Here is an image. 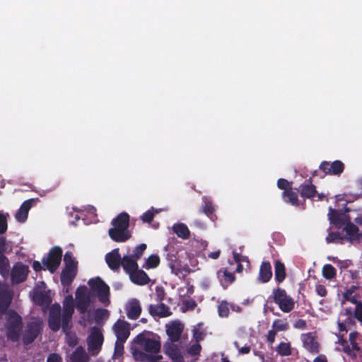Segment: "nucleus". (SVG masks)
Segmentation results:
<instances>
[{
  "label": "nucleus",
  "mask_w": 362,
  "mask_h": 362,
  "mask_svg": "<svg viewBox=\"0 0 362 362\" xmlns=\"http://www.w3.org/2000/svg\"><path fill=\"white\" fill-rule=\"evenodd\" d=\"M48 326L52 332H57L62 328L65 334L66 341L71 347L76 346L78 343V337L75 332H71L72 322H69L67 329H63V324L61 323V306L59 303H54L49 311Z\"/></svg>",
  "instance_id": "1"
},
{
  "label": "nucleus",
  "mask_w": 362,
  "mask_h": 362,
  "mask_svg": "<svg viewBox=\"0 0 362 362\" xmlns=\"http://www.w3.org/2000/svg\"><path fill=\"white\" fill-rule=\"evenodd\" d=\"M6 327L8 337L13 341L19 340L23 328L22 317L15 310L7 313Z\"/></svg>",
  "instance_id": "2"
},
{
  "label": "nucleus",
  "mask_w": 362,
  "mask_h": 362,
  "mask_svg": "<svg viewBox=\"0 0 362 362\" xmlns=\"http://www.w3.org/2000/svg\"><path fill=\"white\" fill-rule=\"evenodd\" d=\"M271 297L274 303L278 305L279 309L284 313H289L295 307L294 300L281 288L278 287L273 289Z\"/></svg>",
  "instance_id": "3"
},
{
  "label": "nucleus",
  "mask_w": 362,
  "mask_h": 362,
  "mask_svg": "<svg viewBox=\"0 0 362 362\" xmlns=\"http://www.w3.org/2000/svg\"><path fill=\"white\" fill-rule=\"evenodd\" d=\"M88 284L91 291L97 293L99 301L105 305H107L110 303L109 286L98 276L90 279Z\"/></svg>",
  "instance_id": "4"
},
{
  "label": "nucleus",
  "mask_w": 362,
  "mask_h": 362,
  "mask_svg": "<svg viewBox=\"0 0 362 362\" xmlns=\"http://www.w3.org/2000/svg\"><path fill=\"white\" fill-rule=\"evenodd\" d=\"M62 252V249L59 246L52 247L47 256L42 259L44 269H47L50 273H54L60 265Z\"/></svg>",
  "instance_id": "5"
},
{
  "label": "nucleus",
  "mask_w": 362,
  "mask_h": 362,
  "mask_svg": "<svg viewBox=\"0 0 362 362\" xmlns=\"http://www.w3.org/2000/svg\"><path fill=\"white\" fill-rule=\"evenodd\" d=\"M104 337L101 329L98 327H93L87 339L89 352L93 356L97 355L101 349Z\"/></svg>",
  "instance_id": "6"
},
{
  "label": "nucleus",
  "mask_w": 362,
  "mask_h": 362,
  "mask_svg": "<svg viewBox=\"0 0 362 362\" xmlns=\"http://www.w3.org/2000/svg\"><path fill=\"white\" fill-rule=\"evenodd\" d=\"M74 313V305L72 296L65 297L63 301V309L61 310V323L63 324V329H67L69 322H72V316Z\"/></svg>",
  "instance_id": "7"
},
{
  "label": "nucleus",
  "mask_w": 362,
  "mask_h": 362,
  "mask_svg": "<svg viewBox=\"0 0 362 362\" xmlns=\"http://www.w3.org/2000/svg\"><path fill=\"white\" fill-rule=\"evenodd\" d=\"M176 342H165L163 345V351L173 362H185L184 348Z\"/></svg>",
  "instance_id": "8"
},
{
  "label": "nucleus",
  "mask_w": 362,
  "mask_h": 362,
  "mask_svg": "<svg viewBox=\"0 0 362 362\" xmlns=\"http://www.w3.org/2000/svg\"><path fill=\"white\" fill-rule=\"evenodd\" d=\"M166 334L168 337L167 342H178L184 331V324L179 320H174L165 325Z\"/></svg>",
  "instance_id": "9"
},
{
  "label": "nucleus",
  "mask_w": 362,
  "mask_h": 362,
  "mask_svg": "<svg viewBox=\"0 0 362 362\" xmlns=\"http://www.w3.org/2000/svg\"><path fill=\"white\" fill-rule=\"evenodd\" d=\"M344 164L342 161L337 160L332 163L324 160L322 161L319 168L321 170L325 175H340L344 170Z\"/></svg>",
  "instance_id": "10"
},
{
  "label": "nucleus",
  "mask_w": 362,
  "mask_h": 362,
  "mask_svg": "<svg viewBox=\"0 0 362 362\" xmlns=\"http://www.w3.org/2000/svg\"><path fill=\"white\" fill-rule=\"evenodd\" d=\"M41 329V324L39 322L33 321L28 322L23 337V343L25 344L33 343L39 335Z\"/></svg>",
  "instance_id": "11"
},
{
  "label": "nucleus",
  "mask_w": 362,
  "mask_h": 362,
  "mask_svg": "<svg viewBox=\"0 0 362 362\" xmlns=\"http://www.w3.org/2000/svg\"><path fill=\"white\" fill-rule=\"evenodd\" d=\"M137 339L148 353L158 354L160 351L161 344L159 339L146 338L141 334L137 336Z\"/></svg>",
  "instance_id": "12"
},
{
  "label": "nucleus",
  "mask_w": 362,
  "mask_h": 362,
  "mask_svg": "<svg viewBox=\"0 0 362 362\" xmlns=\"http://www.w3.org/2000/svg\"><path fill=\"white\" fill-rule=\"evenodd\" d=\"M113 330L119 341H126L130 334L129 324L118 320L113 325Z\"/></svg>",
  "instance_id": "13"
},
{
  "label": "nucleus",
  "mask_w": 362,
  "mask_h": 362,
  "mask_svg": "<svg viewBox=\"0 0 362 362\" xmlns=\"http://www.w3.org/2000/svg\"><path fill=\"white\" fill-rule=\"evenodd\" d=\"M28 267L23 264H16L13 267L11 276L14 284H20L27 279L28 275Z\"/></svg>",
  "instance_id": "14"
},
{
  "label": "nucleus",
  "mask_w": 362,
  "mask_h": 362,
  "mask_svg": "<svg viewBox=\"0 0 362 362\" xmlns=\"http://www.w3.org/2000/svg\"><path fill=\"white\" fill-rule=\"evenodd\" d=\"M108 235L113 241L117 243L126 242L132 237V233L129 229L113 227L109 229Z\"/></svg>",
  "instance_id": "15"
},
{
  "label": "nucleus",
  "mask_w": 362,
  "mask_h": 362,
  "mask_svg": "<svg viewBox=\"0 0 362 362\" xmlns=\"http://www.w3.org/2000/svg\"><path fill=\"white\" fill-rule=\"evenodd\" d=\"M312 177L306 180L305 183L299 186V192L303 199H313L317 194L316 187L312 183Z\"/></svg>",
  "instance_id": "16"
},
{
  "label": "nucleus",
  "mask_w": 362,
  "mask_h": 362,
  "mask_svg": "<svg viewBox=\"0 0 362 362\" xmlns=\"http://www.w3.org/2000/svg\"><path fill=\"white\" fill-rule=\"evenodd\" d=\"M122 259L119 248L112 250L105 255V261L108 267L113 271L119 269L121 266Z\"/></svg>",
  "instance_id": "17"
},
{
  "label": "nucleus",
  "mask_w": 362,
  "mask_h": 362,
  "mask_svg": "<svg viewBox=\"0 0 362 362\" xmlns=\"http://www.w3.org/2000/svg\"><path fill=\"white\" fill-rule=\"evenodd\" d=\"M302 341L305 349L308 351L316 354L319 352L320 345L315 337L311 332L302 335Z\"/></svg>",
  "instance_id": "18"
},
{
  "label": "nucleus",
  "mask_w": 362,
  "mask_h": 362,
  "mask_svg": "<svg viewBox=\"0 0 362 362\" xmlns=\"http://www.w3.org/2000/svg\"><path fill=\"white\" fill-rule=\"evenodd\" d=\"M126 312L129 319H138L141 313V307L139 300L136 298L130 300L126 306Z\"/></svg>",
  "instance_id": "19"
},
{
  "label": "nucleus",
  "mask_w": 362,
  "mask_h": 362,
  "mask_svg": "<svg viewBox=\"0 0 362 362\" xmlns=\"http://www.w3.org/2000/svg\"><path fill=\"white\" fill-rule=\"evenodd\" d=\"M33 202L34 199H30L22 203L15 215V218L18 222L23 223L27 220L28 211L33 206Z\"/></svg>",
  "instance_id": "20"
},
{
  "label": "nucleus",
  "mask_w": 362,
  "mask_h": 362,
  "mask_svg": "<svg viewBox=\"0 0 362 362\" xmlns=\"http://www.w3.org/2000/svg\"><path fill=\"white\" fill-rule=\"evenodd\" d=\"M217 275L224 289L227 288L235 280L234 273L229 272L226 268H222L218 270Z\"/></svg>",
  "instance_id": "21"
},
{
  "label": "nucleus",
  "mask_w": 362,
  "mask_h": 362,
  "mask_svg": "<svg viewBox=\"0 0 362 362\" xmlns=\"http://www.w3.org/2000/svg\"><path fill=\"white\" fill-rule=\"evenodd\" d=\"M148 311L152 316L160 317H168L171 315L169 307L163 303L158 305H150Z\"/></svg>",
  "instance_id": "22"
},
{
  "label": "nucleus",
  "mask_w": 362,
  "mask_h": 362,
  "mask_svg": "<svg viewBox=\"0 0 362 362\" xmlns=\"http://www.w3.org/2000/svg\"><path fill=\"white\" fill-rule=\"evenodd\" d=\"M202 199V204L200 211L207 216L212 221H214L215 218H216L214 214L216 209L212 200L206 196L203 197Z\"/></svg>",
  "instance_id": "23"
},
{
  "label": "nucleus",
  "mask_w": 362,
  "mask_h": 362,
  "mask_svg": "<svg viewBox=\"0 0 362 362\" xmlns=\"http://www.w3.org/2000/svg\"><path fill=\"white\" fill-rule=\"evenodd\" d=\"M129 279L136 285H146L150 281L147 274L144 271L139 269V268L130 273Z\"/></svg>",
  "instance_id": "24"
},
{
  "label": "nucleus",
  "mask_w": 362,
  "mask_h": 362,
  "mask_svg": "<svg viewBox=\"0 0 362 362\" xmlns=\"http://www.w3.org/2000/svg\"><path fill=\"white\" fill-rule=\"evenodd\" d=\"M77 274V269L64 268L60 275L61 284L63 286H69L71 284Z\"/></svg>",
  "instance_id": "25"
},
{
  "label": "nucleus",
  "mask_w": 362,
  "mask_h": 362,
  "mask_svg": "<svg viewBox=\"0 0 362 362\" xmlns=\"http://www.w3.org/2000/svg\"><path fill=\"white\" fill-rule=\"evenodd\" d=\"M272 276V266L269 262H262L259 272L258 279L262 283L268 282Z\"/></svg>",
  "instance_id": "26"
},
{
  "label": "nucleus",
  "mask_w": 362,
  "mask_h": 362,
  "mask_svg": "<svg viewBox=\"0 0 362 362\" xmlns=\"http://www.w3.org/2000/svg\"><path fill=\"white\" fill-rule=\"evenodd\" d=\"M113 228H126L129 226V216L127 212H122L111 221Z\"/></svg>",
  "instance_id": "27"
},
{
  "label": "nucleus",
  "mask_w": 362,
  "mask_h": 362,
  "mask_svg": "<svg viewBox=\"0 0 362 362\" xmlns=\"http://www.w3.org/2000/svg\"><path fill=\"white\" fill-rule=\"evenodd\" d=\"M344 230L346 232L347 235V237H346V240H349L351 242L353 240H359L362 236V233H358V227L351 221H349L345 225Z\"/></svg>",
  "instance_id": "28"
},
{
  "label": "nucleus",
  "mask_w": 362,
  "mask_h": 362,
  "mask_svg": "<svg viewBox=\"0 0 362 362\" xmlns=\"http://www.w3.org/2000/svg\"><path fill=\"white\" fill-rule=\"evenodd\" d=\"M121 265L123 267L124 272L130 275V273L133 272L138 268V264L136 259L132 256L124 255L122 257Z\"/></svg>",
  "instance_id": "29"
},
{
  "label": "nucleus",
  "mask_w": 362,
  "mask_h": 362,
  "mask_svg": "<svg viewBox=\"0 0 362 362\" xmlns=\"http://www.w3.org/2000/svg\"><path fill=\"white\" fill-rule=\"evenodd\" d=\"M166 259L168 262V266L171 269V272L175 275H178V274L180 272V269L179 268L180 262L177 257L176 252H173V251L168 252L166 255Z\"/></svg>",
  "instance_id": "30"
},
{
  "label": "nucleus",
  "mask_w": 362,
  "mask_h": 362,
  "mask_svg": "<svg viewBox=\"0 0 362 362\" xmlns=\"http://www.w3.org/2000/svg\"><path fill=\"white\" fill-rule=\"evenodd\" d=\"M274 274L275 280L278 283L283 282L286 279V268L284 264L280 261L276 260L274 264Z\"/></svg>",
  "instance_id": "31"
},
{
  "label": "nucleus",
  "mask_w": 362,
  "mask_h": 362,
  "mask_svg": "<svg viewBox=\"0 0 362 362\" xmlns=\"http://www.w3.org/2000/svg\"><path fill=\"white\" fill-rule=\"evenodd\" d=\"M173 230L179 238H181L184 240L189 238L190 232L185 223L174 224L173 226Z\"/></svg>",
  "instance_id": "32"
},
{
  "label": "nucleus",
  "mask_w": 362,
  "mask_h": 362,
  "mask_svg": "<svg viewBox=\"0 0 362 362\" xmlns=\"http://www.w3.org/2000/svg\"><path fill=\"white\" fill-rule=\"evenodd\" d=\"M282 197L285 202L295 206H299L298 194L296 192L293 191L292 187L287 191H284L282 192Z\"/></svg>",
  "instance_id": "33"
},
{
  "label": "nucleus",
  "mask_w": 362,
  "mask_h": 362,
  "mask_svg": "<svg viewBox=\"0 0 362 362\" xmlns=\"http://www.w3.org/2000/svg\"><path fill=\"white\" fill-rule=\"evenodd\" d=\"M134 356L136 361L142 362H156L157 360L162 358L161 356H153L141 351H135Z\"/></svg>",
  "instance_id": "34"
},
{
  "label": "nucleus",
  "mask_w": 362,
  "mask_h": 362,
  "mask_svg": "<svg viewBox=\"0 0 362 362\" xmlns=\"http://www.w3.org/2000/svg\"><path fill=\"white\" fill-rule=\"evenodd\" d=\"M90 296L78 298L76 300V308L81 314H85L90 305Z\"/></svg>",
  "instance_id": "35"
},
{
  "label": "nucleus",
  "mask_w": 362,
  "mask_h": 362,
  "mask_svg": "<svg viewBox=\"0 0 362 362\" xmlns=\"http://www.w3.org/2000/svg\"><path fill=\"white\" fill-rule=\"evenodd\" d=\"M11 303V295L7 291L0 292V313H5Z\"/></svg>",
  "instance_id": "36"
},
{
  "label": "nucleus",
  "mask_w": 362,
  "mask_h": 362,
  "mask_svg": "<svg viewBox=\"0 0 362 362\" xmlns=\"http://www.w3.org/2000/svg\"><path fill=\"white\" fill-rule=\"evenodd\" d=\"M70 362H87V355L81 346H78L71 354Z\"/></svg>",
  "instance_id": "37"
},
{
  "label": "nucleus",
  "mask_w": 362,
  "mask_h": 362,
  "mask_svg": "<svg viewBox=\"0 0 362 362\" xmlns=\"http://www.w3.org/2000/svg\"><path fill=\"white\" fill-rule=\"evenodd\" d=\"M230 303L227 300H223L218 305V314L220 317L226 318L229 315Z\"/></svg>",
  "instance_id": "38"
},
{
  "label": "nucleus",
  "mask_w": 362,
  "mask_h": 362,
  "mask_svg": "<svg viewBox=\"0 0 362 362\" xmlns=\"http://www.w3.org/2000/svg\"><path fill=\"white\" fill-rule=\"evenodd\" d=\"M346 239V236L342 235L339 232H330L329 233L328 236L326 238V241L327 243H336L344 244Z\"/></svg>",
  "instance_id": "39"
},
{
  "label": "nucleus",
  "mask_w": 362,
  "mask_h": 362,
  "mask_svg": "<svg viewBox=\"0 0 362 362\" xmlns=\"http://www.w3.org/2000/svg\"><path fill=\"white\" fill-rule=\"evenodd\" d=\"M160 264V257L157 255H150L146 260L143 267L146 269H155L158 267Z\"/></svg>",
  "instance_id": "40"
},
{
  "label": "nucleus",
  "mask_w": 362,
  "mask_h": 362,
  "mask_svg": "<svg viewBox=\"0 0 362 362\" xmlns=\"http://www.w3.org/2000/svg\"><path fill=\"white\" fill-rule=\"evenodd\" d=\"M330 221L338 228L345 224V220L341 214L336 210H332L329 217Z\"/></svg>",
  "instance_id": "41"
},
{
  "label": "nucleus",
  "mask_w": 362,
  "mask_h": 362,
  "mask_svg": "<svg viewBox=\"0 0 362 362\" xmlns=\"http://www.w3.org/2000/svg\"><path fill=\"white\" fill-rule=\"evenodd\" d=\"M64 262L65 263V268L77 269L78 262L74 259L73 253L71 251L66 252L64 256Z\"/></svg>",
  "instance_id": "42"
},
{
  "label": "nucleus",
  "mask_w": 362,
  "mask_h": 362,
  "mask_svg": "<svg viewBox=\"0 0 362 362\" xmlns=\"http://www.w3.org/2000/svg\"><path fill=\"white\" fill-rule=\"evenodd\" d=\"M322 276L326 279H333L337 275L336 269L330 264H327L322 267Z\"/></svg>",
  "instance_id": "43"
},
{
  "label": "nucleus",
  "mask_w": 362,
  "mask_h": 362,
  "mask_svg": "<svg viewBox=\"0 0 362 362\" xmlns=\"http://www.w3.org/2000/svg\"><path fill=\"white\" fill-rule=\"evenodd\" d=\"M276 352L281 356H288L291 354L290 343L281 342L276 348Z\"/></svg>",
  "instance_id": "44"
},
{
  "label": "nucleus",
  "mask_w": 362,
  "mask_h": 362,
  "mask_svg": "<svg viewBox=\"0 0 362 362\" xmlns=\"http://www.w3.org/2000/svg\"><path fill=\"white\" fill-rule=\"evenodd\" d=\"M10 265L8 258L4 253L0 252V273L4 275L9 272Z\"/></svg>",
  "instance_id": "45"
},
{
  "label": "nucleus",
  "mask_w": 362,
  "mask_h": 362,
  "mask_svg": "<svg viewBox=\"0 0 362 362\" xmlns=\"http://www.w3.org/2000/svg\"><path fill=\"white\" fill-rule=\"evenodd\" d=\"M272 327L273 330H275V332H277L280 331H286L288 329V325L286 322H284L280 319H277L273 322Z\"/></svg>",
  "instance_id": "46"
},
{
  "label": "nucleus",
  "mask_w": 362,
  "mask_h": 362,
  "mask_svg": "<svg viewBox=\"0 0 362 362\" xmlns=\"http://www.w3.org/2000/svg\"><path fill=\"white\" fill-rule=\"evenodd\" d=\"M338 337H339V340H338V343L340 344L342 347H343V351L346 354H347L348 355L352 356V357H354L356 358V354H353L351 352V349L349 346V344H348V341L343 338V336L342 335H338Z\"/></svg>",
  "instance_id": "47"
},
{
  "label": "nucleus",
  "mask_w": 362,
  "mask_h": 362,
  "mask_svg": "<svg viewBox=\"0 0 362 362\" xmlns=\"http://www.w3.org/2000/svg\"><path fill=\"white\" fill-rule=\"evenodd\" d=\"M146 247L147 246L145 243H141L134 248L132 257L136 260L139 259L143 255L144 252L146 250Z\"/></svg>",
  "instance_id": "48"
},
{
  "label": "nucleus",
  "mask_w": 362,
  "mask_h": 362,
  "mask_svg": "<svg viewBox=\"0 0 362 362\" xmlns=\"http://www.w3.org/2000/svg\"><path fill=\"white\" fill-rule=\"evenodd\" d=\"M343 297L346 300L349 301L353 304H355L356 306L358 303L361 302V300H357L356 297L354 295V291L351 289H348L346 292H344L343 294Z\"/></svg>",
  "instance_id": "49"
},
{
  "label": "nucleus",
  "mask_w": 362,
  "mask_h": 362,
  "mask_svg": "<svg viewBox=\"0 0 362 362\" xmlns=\"http://www.w3.org/2000/svg\"><path fill=\"white\" fill-rule=\"evenodd\" d=\"M8 214L5 215L0 212V235L4 234L8 228L7 216Z\"/></svg>",
  "instance_id": "50"
},
{
  "label": "nucleus",
  "mask_w": 362,
  "mask_h": 362,
  "mask_svg": "<svg viewBox=\"0 0 362 362\" xmlns=\"http://www.w3.org/2000/svg\"><path fill=\"white\" fill-rule=\"evenodd\" d=\"M35 301L40 305H43L48 303V298L45 293L40 292L35 294L34 297Z\"/></svg>",
  "instance_id": "51"
},
{
  "label": "nucleus",
  "mask_w": 362,
  "mask_h": 362,
  "mask_svg": "<svg viewBox=\"0 0 362 362\" xmlns=\"http://www.w3.org/2000/svg\"><path fill=\"white\" fill-rule=\"evenodd\" d=\"M202 350V346L199 342H196L195 344L191 345L187 350V354L191 356H197L199 355Z\"/></svg>",
  "instance_id": "52"
},
{
  "label": "nucleus",
  "mask_w": 362,
  "mask_h": 362,
  "mask_svg": "<svg viewBox=\"0 0 362 362\" xmlns=\"http://www.w3.org/2000/svg\"><path fill=\"white\" fill-rule=\"evenodd\" d=\"M356 337H357V332H353L349 334V339L350 341V344L351 345V351H359L360 347L358 346L357 342H356Z\"/></svg>",
  "instance_id": "53"
},
{
  "label": "nucleus",
  "mask_w": 362,
  "mask_h": 362,
  "mask_svg": "<svg viewBox=\"0 0 362 362\" xmlns=\"http://www.w3.org/2000/svg\"><path fill=\"white\" fill-rule=\"evenodd\" d=\"M156 213L151 210H148L141 216V219L144 223H151L153 220Z\"/></svg>",
  "instance_id": "54"
},
{
  "label": "nucleus",
  "mask_w": 362,
  "mask_h": 362,
  "mask_svg": "<svg viewBox=\"0 0 362 362\" xmlns=\"http://www.w3.org/2000/svg\"><path fill=\"white\" fill-rule=\"evenodd\" d=\"M109 315V312L106 309H97L95 313V317L96 321L107 318Z\"/></svg>",
  "instance_id": "55"
},
{
  "label": "nucleus",
  "mask_w": 362,
  "mask_h": 362,
  "mask_svg": "<svg viewBox=\"0 0 362 362\" xmlns=\"http://www.w3.org/2000/svg\"><path fill=\"white\" fill-rule=\"evenodd\" d=\"M277 186L279 189H283L284 191H287L288 189L291 188L288 181L284 178H280L278 180Z\"/></svg>",
  "instance_id": "56"
},
{
  "label": "nucleus",
  "mask_w": 362,
  "mask_h": 362,
  "mask_svg": "<svg viewBox=\"0 0 362 362\" xmlns=\"http://www.w3.org/2000/svg\"><path fill=\"white\" fill-rule=\"evenodd\" d=\"M355 318L362 324V301L358 303L354 310Z\"/></svg>",
  "instance_id": "57"
},
{
  "label": "nucleus",
  "mask_w": 362,
  "mask_h": 362,
  "mask_svg": "<svg viewBox=\"0 0 362 362\" xmlns=\"http://www.w3.org/2000/svg\"><path fill=\"white\" fill-rule=\"evenodd\" d=\"M90 296L87 294V288L85 286H79L76 291V298Z\"/></svg>",
  "instance_id": "58"
},
{
  "label": "nucleus",
  "mask_w": 362,
  "mask_h": 362,
  "mask_svg": "<svg viewBox=\"0 0 362 362\" xmlns=\"http://www.w3.org/2000/svg\"><path fill=\"white\" fill-rule=\"evenodd\" d=\"M125 341H119L118 339L116 340L115 344V352L117 355H121L123 354L124 351V344Z\"/></svg>",
  "instance_id": "59"
},
{
  "label": "nucleus",
  "mask_w": 362,
  "mask_h": 362,
  "mask_svg": "<svg viewBox=\"0 0 362 362\" xmlns=\"http://www.w3.org/2000/svg\"><path fill=\"white\" fill-rule=\"evenodd\" d=\"M315 291H316L317 295H319L321 297H325L327 294V288H325V286L324 285H322V284L317 285L316 288H315Z\"/></svg>",
  "instance_id": "60"
},
{
  "label": "nucleus",
  "mask_w": 362,
  "mask_h": 362,
  "mask_svg": "<svg viewBox=\"0 0 362 362\" xmlns=\"http://www.w3.org/2000/svg\"><path fill=\"white\" fill-rule=\"evenodd\" d=\"M46 362H62V358L59 354L53 353L48 356Z\"/></svg>",
  "instance_id": "61"
},
{
  "label": "nucleus",
  "mask_w": 362,
  "mask_h": 362,
  "mask_svg": "<svg viewBox=\"0 0 362 362\" xmlns=\"http://www.w3.org/2000/svg\"><path fill=\"white\" fill-rule=\"evenodd\" d=\"M194 338L195 339L197 342H199L200 341L204 339L205 336V332L201 331L199 329H194L193 334Z\"/></svg>",
  "instance_id": "62"
},
{
  "label": "nucleus",
  "mask_w": 362,
  "mask_h": 362,
  "mask_svg": "<svg viewBox=\"0 0 362 362\" xmlns=\"http://www.w3.org/2000/svg\"><path fill=\"white\" fill-rule=\"evenodd\" d=\"M234 345L238 349L239 353L242 354H249L250 351V349H251L250 346H247V345H245V346H244L243 347H240L239 344H238V343L237 341H235L234 343Z\"/></svg>",
  "instance_id": "63"
},
{
  "label": "nucleus",
  "mask_w": 362,
  "mask_h": 362,
  "mask_svg": "<svg viewBox=\"0 0 362 362\" xmlns=\"http://www.w3.org/2000/svg\"><path fill=\"white\" fill-rule=\"evenodd\" d=\"M294 327L296 328L305 329L307 327V324L305 320L299 319L296 322Z\"/></svg>",
  "instance_id": "64"
}]
</instances>
